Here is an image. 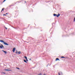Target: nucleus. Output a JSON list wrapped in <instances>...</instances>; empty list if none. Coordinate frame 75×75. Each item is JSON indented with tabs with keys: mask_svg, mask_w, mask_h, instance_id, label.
Here are the masks:
<instances>
[{
	"mask_svg": "<svg viewBox=\"0 0 75 75\" xmlns=\"http://www.w3.org/2000/svg\"><path fill=\"white\" fill-rule=\"evenodd\" d=\"M0 42H3L4 45H8V44L7 43L4 42V41L3 40H0Z\"/></svg>",
	"mask_w": 75,
	"mask_h": 75,
	"instance_id": "obj_1",
	"label": "nucleus"
},
{
	"mask_svg": "<svg viewBox=\"0 0 75 75\" xmlns=\"http://www.w3.org/2000/svg\"><path fill=\"white\" fill-rule=\"evenodd\" d=\"M53 15L54 16H57V17H58L59 16H60V15L59 13L57 15L55 14H54Z\"/></svg>",
	"mask_w": 75,
	"mask_h": 75,
	"instance_id": "obj_2",
	"label": "nucleus"
},
{
	"mask_svg": "<svg viewBox=\"0 0 75 75\" xmlns=\"http://www.w3.org/2000/svg\"><path fill=\"white\" fill-rule=\"evenodd\" d=\"M4 48V46L2 44H1V45L0 46V48H1V49H2V48Z\"/></svg>",
	"mask_w": 75,
	"mask_h": 75,
	"instance_id": "obj_3",
	"label": "nucleus"
},
{
	"mask_svg": "<svg viewBox=\"0 0 75 75\" xmlns=\"http://www.w3.org/2000/svg\"><path fill=\"white\" fill-rule=\"evenodd\" d=\"M4 70L5 71H11V70H8L6 69H4Z\"/></svg>",
	"mask_w": 75,
	"mask_h": 75,
	"instance_id": "obj_4",
	"label": "nucleus"
},
{
	"mask_svg": "<svg viewBox=\"0 0 75 75\" xmlns=\"http://www.w3.org/2000/svg\"><path fill=\"white\" fill-rule=\"evenodd\" d=\"M16 50V48L15 47H14L13 48L12 50V51L13 52H14V51H15V50Z\"/></svg>",
	"mask_w": 75,
	"mask_h": 75,
	"instance_id": "obj_5",
	"label": "nucleus"
},
{
	"mask_svg": "<svg viewBox=\"0 0 75 75\" xmlns=\"http://www.w3.org/2000/svg\"><path fill=\"white\" fill-rule=\"evenodd\" d=\"M24 57L26 59V60L27 62H28V60L27 58V57L25 56Z\"/></svg>",
	"mask_w": 75,
	"mask_h": 75,
	"instance_id": "obj_6",
	"label": "nucleus"
},
{
	"mask_svg": "<svg viewBox=\"0 0 75 75\" xmlns=\"http://www.w3.org/2000/svg\"><path fill=\"white\" fill-rule=\"evenodd\" d=\"M62 72H60L59 73V75H62Z\"/></svg>",
	"mask_w": 75,
	"mask_h": 75,
	"instance_id": "obj_7",
	"label": "nucleus"
},
{
	"mask_svg": "<svg viewBox=\"0 0 75 75\" xmlns=\"http://www.w3.org/2000/svg\"><path fill=\"white\" fill-rule=\"evenodd\" d=\"M2 51L4 52V53H5V54H6V53H7V52L6 51H4V50H2Z\"/></svg>",
	"mask_w": 75,
	"mask_h": 75,
	"instance_id": "obj_8",
	"label": "nucleus"
},
{
	"mask_svg": "<svg viewBox=\"0 0 75 75\" xmlns=\"http://www.w3.org/2000/svg\"><path fill=\"white\" fill-rule=\"evenodd\" d=\"M16 54H19V52H17V51L16 50Z\"/></svg>",
	"mask_w": 75,
	"mask_h": 75,
	"instance_id": "obj_9",
	"label": "nucleus"
},
{
	"mask_svg": "<svg viewBox=\"0 0 75 75\" xmlns=\"http://www.w3.org/2000/svg\"><path fill=\"white\" fill-rule=\"evenodd\" d=\"M57 60H59V58H57L56 59V61H57Z\"/></svg>",
	"mask_w": 75,
	"mask_h": 75,
	"instance_id": "obj_10",
	"label": "nucleus"
},
{
	"mask_svg": "<svg viewBox=\"0 0 75 75\" xmlns=\"http://www.w3.org/2000/svg\"><path fill=\"white\" fill-rule=\"evenodd\" d=\"M24 62H26V63H27L25 59L24 60Z\"/></svg>",
	"mask_w": 75,
	"mask_h": 75,
	"instance_id": "obj_11",
	"label": "nucleus"
},
{
	"mask_svg": "<svg viewBox=\"0 0 75 75\" xmlns=\"http://www.w3.org/2000/svg\"><path fill=\"white\" fill-rule=\"evenodd\" d=\"M3 10H4V8H3L2 9V10H1V12H2V11H3Z\"/></svg>",
	"mask_w": 75,
	"mask_h": 75,
	"instance_id": "obj_12",
	"label": "nucleus"
},
{
	"mask_svg": "<svg viewBox=\"0 0 75 75\" xmlns=\"http://www.w3.org/2000/svg\"><path fill=\"white\" fill-rule=\"evenodd\" d=\"M61 58H65V57H61Z\"/></svg>",
	"mask_w": 75,
	"mask_h": 75,
	"instance_id": "obj_13",
	"label": "nucleus"
},
{
	"mask_svg": "<svg viewBox=\"0 0 75 75\" xmlns=\"http://www.w3.org/2000/svg\"><path fill=\"white\" fill-rule=\"evenodd\" d=\"M2 74H6V73L4 72H2Z\"/></svg>",
	"mask_w": 75,
	"mask_h": 75,
	"instance_id": "obj_14",
	"label": "nucleus"
},
{
	"mask_svg": "<svg viewBox=\"0 0 75 75\" xmlns=\"http://www.w3.org/2000/svg\"><path fill=\"white\" fill-rule=\"evenodd\" d=\"M38 75H42V74H41V73H40V74H38Z\"/></svg>",
	"mask_w": 75,
	"mask_h": 75,
	"instance_id": "obj_15",
	"label": "nucleus"
},
{
	"mask_svg": "<svg viewBox=\"0 0 75 75\" xmlns=\"http://www.w3.org/2000/svg\"><path fill=\"white\" fill-rule=\"evenodd\" d=\"M5 29H6V30L7 29V28L6 27H5Z\"/></svg>",
	"mask_w": 75,
	"mask_h": 75,
	"instance_id": "obj_16",
	"label": "nucleus"
},
{
	"mask_svg": "<svg viewBox=\"0 0 75 75\" xmlns=\"http://www.w3.org/2000/svg\"><path fill=\"white\" fill-rule=\"evenodd\" d=\"M17 69H19V68L18 67L16 68Z\"/></svg>",
	"mask_w": 75,
	"mask_h": 75,
	"instance_id": "obj_17",
	"label": "nucleus"
},
{
	"mask_svg": "<svg viewBox=\"0 0 75 75\" xmlns=\"http://www.w3.org/2000/svg\"><path fill=\"white\" fill-rule=\"evenodd\" d=\"M3 16H6V14H4V15H3Z\"/></svg>",
	"mask_w": 75,
	"mask_h": 75,
	"instance_id": "obj_18",
	"label": "nucleus"
},
{
	"mask_svg": "<svg viewBox=\"0 0 75 75\" xmlns=\"http://www.w3.org/2000/svg\"><path fill=\"white\" fill-rule=\"evenodd\" d=\"M21 53V52H19V54H20Z\"/></svg>",
	"mask_w": 75,
	"mask_h": 75,
	"instance_id": "obj_19",
	"label": "nucleus"
},
{
	"mask_svg": "<svg viewBox=\"0 0 75 75\" xmlns=\"http://www.w3.org/2000/svg\"><path fill=\"white\" fill-rule=\"evenodd\" d=\"M75 19H74V22H75Z\"/></svg>",
	"mask_w": 75,
	"mask_h": 75,
	"instance_id": "obj_20",
	"label": "nucleus"
},
{
	"mask_svg": "<svg viewBox=\"0 0 75 75\" xmlns=\"http://www.w3.org/2000/svg\"><path fill=\"white\" fill-rule=\"evenodd\" d=\"M6 14H8V13H6Z\"/></svg>",
	"mask_w": 75,
	"mask_h": 75,
	"instance_id": "obj_21",
	"label": "nucleus"
},
{
	"mask_svg": "<svg viewBox=\"0 0 75 75\" xmlns=\"http://www.w3.org/2000/svg\"><path fill=\"white\" fill-rule=\"evenodd\" d=\"M43 75H46L45 74H44Z\"/></svg>",
	"mask_w": 75,
	"mask_h": 75,
	"instance_id": "obj_22",
	"label": "nucleus"
},
{
	"mask_svg": "<svg viewBox=\"0 0 75 75\" xmlns=\"http://www.w3.org/2000/svg\"><path fill=\"white\" fill-rule=\"evenodd\" d=\"M25 3H26V2L25 1Z\"/></svg>",
	"mask_w": 75,
	"mask_h": 75,
	"instance_id": "obj_23",
	"label": "nucleus"
},
{
	"mask_svg": "<svg viewBox=\"0 0 75 75\" xmlns=\"http://www.w3.org/2000/svg\"><path fill=\"white\" fill-rule=\"evenodd\" d=\"M74 19H75V18H74Z\"/></svg>",
	"mask_w": 75,
	"mask_h": 75,
	"instance_id": "obj_24",
	"label": "nucleus"
},
{
	"mask_svg": "<svg viewBox=\"0 0 75 75\" xmlns=\"http://www.w3.org/2000/svg\"><path fill=\"white\" fill-rule=\"evenodd\" d=\"M31 59H30V60H31Z\"/></svg>",
	"mask_w": 75,
	"mask_h": 75,
	"instance_id": "obj_25",
	"label": "nucleus"
}]
</instances>
